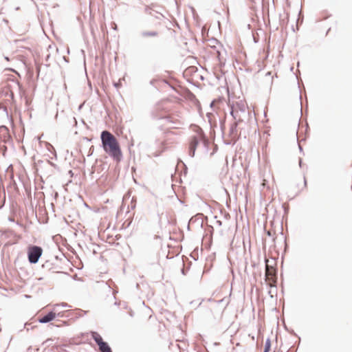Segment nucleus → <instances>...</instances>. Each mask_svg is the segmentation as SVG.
I'll return each instance as SVG.
<instances>
[{"label":"nucleus","mask_w":352,"mask_h":352,"mask_svg":"<svg viewBox=\"0 0 352 352\" xmlns=\"http://www.w3.org/2000/svg\"><path fill=\"white\" fill-rule=\"evenodd\" d=\"M101 141L104 151L113 160L119 162L122 158V152L116 137L108 131L101 133Z\"/></svg>","instance_id":"obj_1"},{"label":"nucleus","mask_w":352,"mask_h":352,"mask_svg":"<svg viewBox=\"0 0 352 352\" xmlns=\"http://www.w3.org/2000/svg\"><path fill=\"white\" fill-rule=\"evenodd\" d=\"M164 118L166 119L167 122H168V123L173 122L170 117L168 116V117H165Z\"/></svg>","instance_id":"obj_15"},{"label":"nucleus","mask_w":352,"mask_h":352,"mask_svg":"<svg viewBox=\"0 0 352 352\" xmlns=\"http://www.w3.org/2000/svg\"><path fill=\"white\" fill-rule=\"evenodd\" d=\"M200 142H202L204 145H206L208 142L207 140L204 137V135L202 133H199L192 137L190 142L188 151V154L190 157H193L195 156L197 146Z\"/></svg>","instance_id":"obj_4"},{"label":"nucleus","mask_w":352,"mask_h":352,"mask_svg":"<svg viewBox=\"0 0 352 352\" xmlns=\"http://www.w3.org/2000/svg\"><path fill=\"white\" fill-rule=\"evenodd\" d=\"M49 146H50V148H52L54 150V152L55 153V150H54V147L52 146V145H51V144H49Z\"/></svg>","instance_id":"obj_22"},{"label":"nucleus","mask_w":352,"mask_h":352,"mask_svg":"<svg viewBox=\"0 0 352 352\" xmlns=\"http://www.w3.org/2000/svg\"><path fill=\"white\" fill-rule=\"evenodd\" d=\"M60 307H71V306L69 305H68L67 303L66 302H62L60 304H55L53 306V310L55 311H58V309L60 308Z\"/></svg>","instance_id":"obj_12"},{"label":"nucleus","mask_w":352,"mask_h":352,"mask_svg":"<svg viewBox=\"0 0 352 352\" xmlns=\"http://www.w3.org/2000/svg\"><path fill=\"white\" fill-rule=\"evenodd\" d=\"M100 352H112V350L107 342H104L98 346Z\"/></svg>","instance_id":"obj_11"},{"label":"nucleus","mask_w":352,"mask_h":352,"mask_svg":"<svg viewBox=\"0 0 352 352\" xmlns=\"http://www.w3.org/2000/svg\"><path fill=\"white\" fill-rule=\"evenodd\" d=\"M217 223L218 224L219 226H221V221H217Z\"/></svg>","instance_id":"obj_18"},{"label":"nucleus","mask_w":352,"mask_h":352,"mask_svg":"<svg viewBox=\"0 0 352 352\" xmlns=\"http://www.w3.org/2000/svg\"><path fill=\"white\" fill-rule=\"evenodd\" d=\"M299 165L301 167V166H302V160L300 158L299 159Z\"/></svg>","instance_id":"obj_20"},{"label":"nucleus","mask_w":352,"mask_h":352,"mask_svg":"<svg viewBox=\"0 0 352 352\" xmlns=\"http://www.w3.org/2000/svg\"><path fill=\"white\" fill-rule=\"evenodd\" d=\"M304 180H305V185H306L307 184V182H306L305 178H304Z\"/></svg>","instance_id":"obj_25"},{"label":"nucleus","mask_w":352,"mask_h":352,"mask_svg":"<svg viewBox=\"0 0 352 352\" xmlns=\"http://www.w3.org/2000/svg\"><path fill=\"white\" fill-rule=\"evenodd\" d=\"M130 224H131V221L127 223L126 227H129L130 226Z\"/></svg>","instance_id":"obj_23"},{"label":"nucleus","mask_w":352,"mask_h":352,"mask_svg":"<svg viewBox=\"0 0 352 352\" xmlns=\"http://www.w3.org/2000/svg\"><path fill=\"white\" fill-rule=\"evenodd\" d=\"M55 312V311H54ZM73 311H56V316L59 318H69L72 316V314Z\"/></svg>","instance_id":"obj_9"},{"label":"nucleus","mask_w":352,"mask_h":352,"mask_svg":"<svg viewBox=\"0 0 352 352\" xmlns=\"http://www.w3.org/2000/svg\"><path fill=\"white\" fill-rule=\"evenodd\" d=\"M230 115L234 120L238 122H248L252 118V113L248 110V107L245 102L240 101L236 102L231 107Z\"/></svg>","instance_id":"obj_2"},{"label":"nucleus","mask_w":352,"mask_h":352,"mask_svg":"<svg viewBox=\"0 0 352 352\" xmlns=\"http://www.w3.org/2000/svg\"><path fill=\"white\" fill-rule=\"evenodd\" d=\"M43 249L40 246L30 245L28 248V258L31 264L38 263L39 258L42 256Z\"/></svg>","instance_id":"obj_3"},{"label":"nucleus","mask_w":352,"mask_h":352,"mask_svg":"<svg viewBox=\"0 0 352 352\" xmlns=\"http://www.w3.org/2000/svg\"><path fill=\"white\" fill-rule=\"evenodd\" d=\"M129 315H130V316H131V317H133V311H131L129 312Z\"/></svg>","instance_id":"obj_19"},{"label":"nucleus","mask_w":352,"mask_h":352,"mask_svg":"<svg viewBox=\"0 0 352 352\" xmlns=\"http://www.w3.org/2000/svg\"><path fill=\"white\" fill-rule=\"evenodd\" d=\"M269 267H270L269 265L267 264H266V270H268Z\"/></svg>","instance_id":"obj_24"},{"label":"nucleus","mask_w":352,"mask_h":352,"mask_svg":"<svg viewBox=\"0 0 352 352\" xmlns=\"http://www.w3.org/2000/svg\"><path fill=\"white\" fill-rule=\"evenodd\" d=\"M140 36L142 38L155 37L158 36V32L157 31H142L140 32Z\"/></svg>","instance_id":"obj_8"},{"label":"nucleus","mask_w":352,"mask_h":352,"mask_svg":"<svg viewBox=\"0 0 352 352\" xmlns=\"http://www.w3.org/2000/svg\"><path fill=\"white\" fill-rule=\"evenodd\" d=\"M240 123H242V122L234 120V122L230 126L229 135L232 140H235L238 138L237 127Z\"/></svg>","instance_id":"obj_6"},{"label":"nucleus","mask_w":352,"mask_h":352,"mask_svg":"<svg viewBox=\"0 0 352 352\" xmlns=\"http://www.w3.org/2000/svg\"><path fill=\"white\" fill-rule=\"evenodd\" d=\"M76 317H82L87 314V311H83L82 309H76Z\"/></svg>","instance_id":"obj_14"},{"label":"nucleus","mask_w":352,"mask_h":352,"mask_svg":"<svg viewBox=\"0 0 352 352\" xmlns=\"http://www.w3.org/2000/svg\"><path fill=\"white\" fill-rule=\"evenodd\" d=\"M92 337L98 346L104 342L102 337L96 332H93Z\"/></svg>","instance_id":"obj_10"},{"label":"nucleus","mask_w":352,"mask_h":352,"mask_svg":"<svg viewBox=\"0 0 352 352\" xmlns=\"http://www.w3.org/2000/svg\"><path fill=\"white\" fill-rule=\"evenodd\" d=\"M298 147H299L300 151H302V146H300V144H298Z\"/></svg>","instance_id":"obj_21"},{"label":"nucleus","mask_w":352,"mask_h":352,"mask_svg":"<svg viewBox=\"0 0 352 352\" xmlns=\"http://www.w3.org/2000/svg\"><path fill=\"white\" fill-rule=\"evenodd\" d=\"M114 86L118 88L120 87V83H118V82L114 83Z\"/></svg>","instance_id":"obj_17"},{"label":"nucleus","mask_w":352,"mask_h":352,"mask_svg":"<svg viewBox=\"0 0 352 352\" xmlns=\"http://www.w3.org/2000/svg\"><path fill=\"white\" fill-rule=\"evenodd\" d=\"M156 82V80L155 79H152L151 81H150V84L151 85H154L155 82Z\"/></svg>","instance_id":"obj_16"},{"label":"nucleus","mask_w":352,"mask_h":352,"mask_svg":"<svg viewBox=\"0 0 352 352\" xmlns=\"http://www.w3.org/2000/svg\"><path fill=\"white\" fill-rule=\"evenodd\" d=\"M56 317V312L53 311H51L48 312L46 315L43 316V317L40 318L38 319V322L40 323H47L53 320Z\"/></svg>","instance_id":"obj_7"},{"label":"nucleus","mask_w":352,"mask_h":352,"mask_svg":"<svg viewBox=\"0 0 352 352\" xmlns=\"http://www.w3.org/2000/svg\"><path fill=\"white\" fill-rule=\"evenodd\" d=\"M10 138L9 129L7 126L2 125L0 126V140L7 142Z\"/></svg>","instance_id":"obj_5"},{"label":"nucleus","mask_w":352,"mask_h":352,"mask_svg":"<svg viewBox=\"0 0 352 352\" xmlns=\"http://www.w3.org/2000/svg\"><path fill=\"white\" fill-rule=\"evenodd\" d=\"M271 347V341L270 338H267L265 343L264 351L263 352H269Z\"/></svg>","instance_id":"obj_13"}]
</instances>
